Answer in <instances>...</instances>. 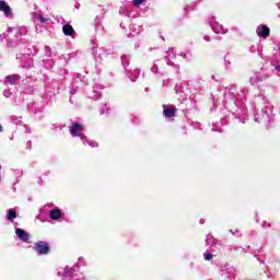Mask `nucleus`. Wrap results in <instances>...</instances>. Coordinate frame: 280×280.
<instances>
[{"label": "nucleus", "mask_w": 280, "mask_h": 280, "mask_svg": "<svg viewBox=\"0 0 280 280\" xmlns=\"http://www.w3.org/2000/svg\"><path fill=\"white\" fill-rule=\"evenodd\" d=\"M70 135L72 137H79L81 141L83 142V145H90V148H97V142L93 140L86 139V136H84V126L80 122H72L69 128Z\"/></svg>", "instance_id": "f257e3e1"}, {"label": "nucleus", "mask_w": 280, "mask_h": 280, "mask_svg": "<svg viewBox=\"0 0 280 280\" xmlns=\"http://www.w3.org/2000/svg\"><path fill=\"white\" fill-rule=\"evenodd\" d=\"M275 119V115H272V108L269 105H266L260 114H256L254 116V121L257 124H265V126H270Z\"/></svg>", "instance_id": "f03ea898"}, {"label": "nucleus", "mask_w": 280, "mask_h": 280, "mask_svg": "<svg viewBox=\"0 0 280 280\" xmlns=\"http://www.w3.org/2000/svg\"><path fill=\"white\" fill-rule=\"evenodd\" d=\"M59 277H63L66 279H72V280H84V275L80 273L78 275V267L74 268H62L58 271Z\"/></svg>", "instance_id": "7ed1b4c3"}, {"label": "nucleus", "mask_w": 280, "mask_h": 280, "mask_svg": "<svg viewBox=\"0 0 280 280\" xmlns=\"http://www.w3.org/2000/svg\"><path fill=\"white\" fill-rule=\"evenodd\" d=\"M208 23L214 34H226V30H224V26L222 24L215 21V16L208 18Z\"/></svg>", "instance_id": "20e7f679"}, {"label": "nucleus", "mask_w": 280, "mask_h": 280, "mask_svg": "<svg viewBox=\"0 0 280 280\" xmlns=\"http://www.w3.org/2000/svg\"><path fill=\"white\" fill-rule=\"evenodd\" d=\"M34 249L39 255H49V243L45 241L36 242Z\"/></svg>", "instance_id": "39448f33"}, {"label": "nucleus", "mask_w": 280, "mask_h": 280, "mask_svg": "<svg viewBox=\"0 0 280 280\" xmlns=\"http://www.w3.org/2000/svg\"><path fill=\"white\" fill-rule=\"evenodd\" d=\"M15 235H16L18 240H20V242L30 244V234L25 230H23L21 228H16Z\"/></svg>", "instance_id": "423d86ee"}, {"label": "nucleus", "mask_w": 280, "mask_h": 280, "mask_svg": "<svg viewBox=\"0 0 280 280\" xmlns=\"http://www.w3.org/2000/svg\"><path fill=\"white\" fill-rule=\"evenodd\" d=\"M235 119H238L241 124H246V108L244 107H238L234 113H233Z\"/></svg>", "instance_id": "0eeeda50"}, {"label": "nucleus", "mask_w": 280, "mask_h": 280, "mask_svg": "<svg viewBox=\"0 0 280 280\" xmlns=\"http://www.w3.org/2000/svg\"><path fill=\"white\" fill-rule=\"evenodd\" d=\"M163 114L164 117H167L168 119L174 117L176 115V108L172 105H163Z\"/></svg>", "instance_id": "6e6552de"}, {"label": "nucleus", "mask_w": 280, "mask_h": 280, "mask_svg": "<svg viewBox=\"0 0 280 280\" xmlns=\"http://www.w3.org/2000/svg\"><path fill=\"white\" fill-rule=\"evenodd\" d=\"M174 58H176V51H174V48H170L166 51V56H165L166 65H168V67H174V62H172Z\"/></svg>", "instance_id": "1a4fd4ad"}, {"label": "nucleus", "mask_w": 280, "mask_h": 280, "mask_svg": "<svg viewBox=\"0 0 280 280\" xmlns=\"http://www.w3.org/2000/svg\"><path fill=\"white\" fill-rule=\"evenodd\" d=\"M257 35L261 38H268V36H270V28L265 25H260L257 27Z\"/></svg>", "instance_id": "9d476101"}, {"label": "nucleus", "mask_w": 280, "mask_h": 280, "mask_svg": "<svg viewBox=\"0 0 280 280\" xmlns=\"http://www.w3.org/2000/svg\"><path fill=\"white\" fill-rule=\"evenodd\" d=\"M4 82L11 85L19 84V82H21V75L19 74L7 75L4 79Z\"/></svg>", "instance_id": "9b49d317"}, {"label": "nucleus", "mask_w": 280, "mask_h": 280, "mask_svg": "<svg viewBox=\"0 0 280 280\" xmlns=\"http://www.w3.org/2000/svg\"><path fill=\"white\" fill-rule=\"evenodd\" d=\"M0 12H3L4 16H12V9L5 1H0Z\"/></svg>", "instance_id": "f8f14e48"}, {"label": "nucleus", "mask_w": 280, "mask_h": 280, "mask_svg": "<svg viewBox=\"0 0 280 280\" xmlns=\"http://www.w3.org/2000/svg\"><path fill=\"white\" fill-rule=\"evenodd\" d=\"M0 12H3L4 16H12V9L5 1H0Z\"/></svg>", "instance_id": "ddd939ff"}, {"label": "nucleus", "mask_w": 280, "mask_h": 280, "mask_svg": "<svg viewBox=\"0 0 280 280\" xmlns=\"http://www.w3.org/2000/svg\"><path fill=\"white\" fill-rule=\"evenodd\" d=\"M222 277L224 280H231L235 279V272L233 271V268H225L222 270Z\"/></svg>", "instance_id": "4468645a"}, {"label": "nucleus", "mask_w": 280, "mask_h": 280, "mask_svg": "<svg viewBox=\"0 0 280 280\" xmlns=\"http://www.w3.org/2000/svg\"><path fill=\"white\" fill-rule=\"evenodd\" d=\"M262 80H264V78L259 73H254L249 78V82H250L252 86H257V84H259V82H261Z\"/></svg>", "instance_id": "2eb2a0df"}, {"label": "nucleus", "mask_w": 280, "mask_h": 280, "mask_svg": "<svg viewBox=\"0 0 280 280\" xmlns=\"http://www.w3.org/2000/svg\"><path fill=\"white\" fill-rule=\"evenodd\" d=\"M49 218L50 220H60V218H62V211H60L58 208H55L50 210Z\"/></svg>", "instance_id": "dca6fc26"}, {"label": "nucleus", "mask_w": 280, "mask_h": 280, "mask_svg": "<svg viewBox=\"0 0 280 280\" xmlns=\"http://www.w3.org/2000/svg\"><path fill=\"white\" fill-rule=\"evenodd\" d=\"M129 80H131V82H137V80L139 79V75H141V70L139 69H133L131 72H129Z\"/></svg>", "instance_id": "f3484780"}, {"label": "nucleus", "mask_w": 280, "mask_h": 280, "mask_svg": "<svg viewBox=\"0 0 280 280\" xmlns=\"http://www.w3.org/2000/svg\"><path fill=\"white\" fill-rule=\"evenodd\" d=\"M62 32L65 36H72L73 35V26L71 24H66L62 26Z\"/></svg>", "instance_id": "a211bd4d"}, {"label": "nucleus", "mask_w": 280, "mask_h": 280, "mask_svg": "<svg viewBox=\"0 0 280 280\" xmlns=\"http://www.w3.org/2000/svg\"><path fill=\"white\" fill-rule=\"evenodd\" d=\"M206 244H207V246H215V244H218V240H215V237H213V235L208 234L207 238H206Z\"/></svg>", "instance_id": "6ab92c4d"}, {"label": "nucleus", "mask_w": 280, "mask_h": 280, "mask_svg": "<svg viewBox=\"0 0 280 280\" xmlns=\"http://www.w3.org/2000/svg\"><path fill=\"white\" fill-rule=\"evenodd\" d=\"M15 218H16V210L9 209L7 213V220H9V222H12L13 220H15Z\"/></svg>", "instance_id": "aec40b11"}, {"label": "nucleus", "mask_w": 280, "mask_h": 280, "mask_svg": "<svg viewBox=\"0 0 280 280\" xmlns=\"http://www.w3.org/2000/svg\"><path fill=\"white\" fill-rule=\"evenodd\" d=\"M121 62H122V67H128V65H130V56L122 55L121 56Z\"/></svg>", "instance_id": "412c9836"}, {"label": "nucleus", "mask_w": 280, "mask_h": 280, "mask_svg": "<svg viewBox=\"0 0 280 280\" xmlns=\"http://www.w3.org/2000/svg\"><path fill=\"white\" fill-rule=\"evenodd\" d=\"M34 19L36 21H39L40 23H47L48 19L44 18L43 15L38 14V13H34Z\"/></svg>", "instance_id": "4be33fe9"}, {"label": "nucleus", "mask_w": 280, "mask_h": 280, "mask_svg": "<svg viewBox=\"0 0 280 280\" xmlns=\"http://www.w3.org/2000/svg\"><path fill=\"white\" fill-rule=\"evenodd\" d=\"M224 63H225V67H231V65H233V58L231 57V55H225Z\"/></svg>", "instance_id": "5701e85b"}, {"label": "nucleus", "mask_w": 280, "mask_h": 280, "mask_svg": "<svg viewBox=\"0 0 280 280\" xmlns=\"http://www.w3.org/2000/svg\"><path fill=\"white\" fill-rule=\"evenodd\" d=\"M89 97H91L92 100H100V97H102V94L97 91H93L89 94Z\"/></svg>", "instance_id": "b1692460"}, {"label": "nucleus", "mask_w": 280, "mask_h": 280, "mask_svg": "<svg viewBox=\"0 0 280 280\" xmlns=\"http://www.w3.org/2000/svg\"><path fill=\"white\" fill-rule=\"evenodd\" d=\"M102 21H104V16L97 15L95 18L96 30H100V25H102Z\"/></svg>", "instance_id": "393cba45"}, {"label": "nucleus", "mask_w": 280, "mask_h": 280, "mask_svg": "<svg viewBox=\"0 0 280 280\" xmlns=\"http://www.w3.org/2000/svg\"><path fill=\"white\" fill-rule=\"evenodd\" d=\"M10 122H11V124H15L16 126H19V124H21V117L11 116V117H10Z\"/></svg>", "instance_id": "a878e982"}, {"label": "nucleus", "mask_w": 280, "mask_h": 280, "mask_svg": "<svg viewBox=\"0 0 280 280\" xmlns=\"http://www.w3.org/2000/svg\"><path fill=\"white\" fill-rule=\"evenodd\" d=\"M18 34H19L20 36H25V34H27V27H25V26H20V27L18 28Z\"/></svg>", "instance_id": "bb28decb"}, {"label": "nucleus", "mask_w": 280, "mask_h": 280, "mask_svg": "<svg viewBox=\"0 0 280 280\" xmlns=\"http://www.w3.org/2000/svg\"><path fill=\"white\" fill-rule=\"evenodd\" d=\"M203 259H205L206 261H211V259H213V254H211V253H205V254H203Z\"/></svg>", "instance_id": "cd10ccee"}, {"label": "nucleus", "mask_w": 280, "mask_h": 280, "mask_svg": "<svg viewBox=\"0 0 280 280\" xmlns=\"http://www.w3.org/2000/svg\"><path fill=\"white\" fill-rule=\"evenodd\" d=\"M152 73H159V65L156 61L153 62V66L151 67Z\"/></svg>", "instance_id": "c85d7f7f"}, {"label": "nucleus", "mask_w": 280, "mask_h": 280, "mask_svg": "<svg viewBox=\"0 0 280 280\" xmlns=\"http://www.w3.org/2000/svg\"><path fill=\"white\" fill-rule=\"evenodd\" d=\"M3 95L4 97H12V92H10V90H4Z\"/></svg>", "instance_id": "c756f323"}, {"label": "nucleus", "mask_w": 280, "mask_h": 280, "mask_svg": "<svg viewBox=\"0 0 280 280\" xmlns=\"http://www.w3.org/2000/svg\"><path fill=\"white\" fill-rule=\"evenodd\" d=\"M45 51H46V56H51V48H49V46L45 47Z\"/></svg>", "instance_id": "7c9ffc66"}, {"label": "nucleus", "mask_w": 280, "mask_h": 280, "mask_svg": "<svg viewBox=\"0 0 280 280\" xmlns=\"http://www.w3.org/2000/svg\"><path fill=\"white\" fill-rule=\"evenodd\" d=\"M230 233H232V235H236V237H240V235H242L240 234L238 230H235V231L231 230Z\"/></svg>", "instance_id": "2f4dec72"}, {"label": "nucleus", "mask_w": 280, "mask_h": 280, "mask_svg": "<svg viewBox=\"0 0 280 280\" xmlns=\"http://www.w3.org/2000/svg\"><path fill=\"white\" fill-rule=\"evenodd\" d=\"M143 1H145V0H135L133 5H141V4H143Z\"/></svg>", "instance_id": "473e14b6"}, {"label": "nucleus", "mask_w": 280, "mask_h": 280, "mask_svg": "<svg viewBox=\"0 0 280 280\" xmlns=\"http://www.w3.org/2000/svg\"><path fill=\"white\" fill-rule=\"evenodd\" d=\"M32 65H33L32 59H30L28 65H22V67L24 69H30V67H32Z\"/></svg>", "instance_id": "72a5a7b5"}, {"label": "nucleus", "mask_w": 280, "mask_h": 280, "mask_svg": "<svg viewBox=\"0 0 280 280\" xmlns=\"http://www.w3.org/2000/svg\"><path fill=\"white\" fill-rule=\"evenodd\" d=\"M203 40H206V43H210L211 42V37L209 35L203 36Z\"/></svg>", "instance_id": "f704fd0d"}, {"label": "nucleus", "mask_w": 280, "mask_h": 280, "mask_svg": "<svg viewBox=\"0 0 280 280\" xmlns=\"http://www.w3.org/2000/svg\"><path fill=\"white\" fill-rule=\"evenodd\" d=\"M5 38V34L0 35V40H3Z\"/></svg>", "instance_id": "c9c22d12"}, {"label": "nucleus", "mask_w": 280, "mask_h": 280, "mask_svg": "<svg viewBox=\"0 0 280 280\" xmlns=\"http://www.w3.org/2000/svg\"><path fill=\"white\" fill-rule=\"evenodd\" d=\"M180 56H183L184 57V59H187V54H180Z\"/></svg>", "instance_id": "e433bc0d"}, {"label": "nucleus", "mask_w": 280, "mask_h": 280, "mask_svg": "<svg viewBox=\"0 0 280 280\" xmlns=\"http://www.w3.org/2000/svg\"><path fill=\"white\" fill-rule=\"evenodd\" d=\"M268 225L266 223V221L262 223V229H266Z\"/></svg>", "instance_id": "4c0bfd02"}, {"label": "nucleus", "mask_w": 280, "mask_h": 280, "mask_svg": "<svg viewBox=\"0 0 280 280\" xmlns=\"http://www.w3.org/2000/svg\"><path fill=\"white\" fill-rule=\"evenodd\" d=\"M0 132H3V126L0 125Z\"/></svg>", "instance_id": "58836bf2"}, {"label": "nucleus", "mask_w": 280, "mask_h": 280, "mask_svg": "<svg viewBox=\"0 0 280 280\" xmlns=\"http://www.w3.org/2000/svg\"><path fill=\"white\" fill-rule=\"evenodd\" d=\"M212 130L215 131V129L213 128ZM217 132H222V129H218Z\"/></svg>", "instance_id": "ea45409f"}, {"label": "nucleus", "mask_w": 280, "mask_h": 280, "mask_svg": "<svg viewBox=\"0 0 280 280\" xmlns=\"http://www.w3.org/2000/svg\"><path fill=\"white\" fill-rule=\"evenodd\" d=\"M79 261H84V258L80 257V258H79Z\"/></svg>", "instance_id": "a19ab883"}, {"label": "nucleus", "mask_w": 280, "mask_h": 280, "mask_svg": "<svg viewBox=\"0 0 280 280\" xmlns=\"http://www.w3.org/2000/svg\"><path fill=\"white\" fill-rule=\"evenodd\" d=\"M175 67H176L177 71L180 69V66H175Z\"/></svg>", "instance_id": "79ce46f5"}, {"label": "nucleus", "mask_w": 280, "mask_h": 280, "mask_svg": "<svg viewBox=\"0 0 280 280\" xmlns=\"http://www.w3.org/2000/svg\"><path fill=\"white\" fill-rule=\"evenodd\" d=\"M277 71H280V66L276 67Z\"/></svg>", "instance_id": "37998d69"}, {"label": "nucleus", "mask_w": 280, "mask_h": 280, "mask_svg": "<svg viewBox=\"0 0 280 280\" xmlns=\"http://www.w3.org/2000/svg\"><path fill=\"white\" fill-rule=\"evenodd\" d=\"M77 78H80V73H77Z\"/></svg>", "instance_id": "c03bdc74"}]
</instances>
